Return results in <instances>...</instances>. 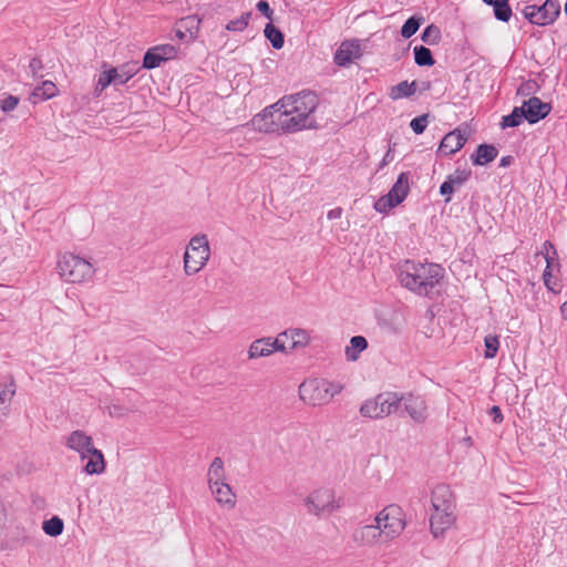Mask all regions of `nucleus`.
<instances>
[{"label": "nucleus", "instance_id": "obj_1", "mask_svg": "<svg viewBox=\"0 0 567 567\" xmlns=\"http://www.w3.org/2000/svg\"><path fill=\"white\" fill-rule=\"evenodd\" d=\"M398 277L405 289L419 296L431 297L444 277V269L433 262L405 260L400 265Z\"/></svg>", "mask_w": 567, "mask_h": 567}, {"label": "nucleus", "instance_id": "obj_2", "mask_svg": "<svg viewBox=\"0 0 567 567\" xmlns=\"http://www.w3.org/2000/svg\"><path fill=\"white\" fill-rule=\"evenodd\" d=\"M342 389L343 386L338 382L327 379H309L300 384L299 395L305 403L320 406L329 403Z\"/></svg>", "mask_w": 567, "mask_h": 567}, {"label": "nucleus", "instance_id": "obj_3", "mask_svg": "<svg viewBox=\"0 0 567 567\" xmlns=\"http://www.w3.org/2000/svg\"><path fill=\"white\" fill-rule=\"evenodd\" d=\"M56 269L60 277L71 284L89 281L95 274L90 261L72 252H65L59 258Z\"/></svg>", "mask_w": 567, "mask_h": 567}, {"label": "nucleus", "instance_id": "obj_4", "mask_svg": "<svg viewBox=\"0 0 567 567\" xmlns=\"http://www.w3.org/2000/svg\"><path fill=\"white\" fill-rule=\"evenodd\" d=\"M377 528L383 535V542L389 543L399 538L406 527V515L398 504H389L374 517Z\"/></svg>", "mask_w": 567, "mask_h": 567}, {"label": "nucleus", "instance_id": "obj_5", "mask_svg": "<svg viewBox=\"0 0 567 567\" xmlns=\"http://www.w3.org/2000/svg\"><path fill=\"white\" fill-rule=\"evenodd\" d=\"M210 258V246L205 234L190 238L183 256V269L186 276L198 274Z\"/></svg>", "mask_w": 567, "mask_h": 567}, {"label": "nucleus", "instance_id": "obj_6", "mask_svg": "<svg viewBox=\"0 0 567 567\" xmlns=\"http://www.w3.org/2000/svg\"><path fill=\"white\" fill-rule=\"evenodd\" d=\"M402 403V396L396 392H383L374 398L365 400L361 408L360 414L368 419H384L395 413Z\"/></svg>", "mask_w": 567, "mask_h": 567}, {"label": "nucleus", "instance_id": "obj_7", "mask_svg": "<svg viewBox=\"0 0 567 567\" xmlns=\"http://www.w3.org/2000/svg\"><path fill=\"white\" fill-rule=\"evenodd\" d=\"M319 100L316 93L311 91H302L297 94L284 96L277 103L270 106V110H286V113H298L301 117H312Z\"/></svg>", "mask_w": 567, "mask_h": 567}, {"label": "nucleus", "instance_id": "obj_8", "mask_svg": "<svg viewBox=\"0 0 567 567\" xmlns=\"http://www.w3.org/2000/svg\"><path fill=\"white\" fill-rule=\"evenodd\" d=\"M305 506L307 512L311 515H329L341 507V501L336 497L333 489L328 487H320L312 491L305 498Z\"/></svg>", "mask_w": 567, "mask_h": 567}, {"label": "nucleus", "instance_id": "obj_9", "mask_svg": "<svg viewBox=\"0 0 567 567\" xmlns=\"http://www.w3.org/2000/svg\"><path fill=\"white\" fill-rule=\"evenodd\" d=\"M523 14L532 24L545 27L553 24L560 16L558 0H546L542 6L529 4L523 9Z\"/></svg>", "mask_w": 567, "mask_h": 567}, {"label": "nucleus", "instance_id": "obj_10", "mask_svg": "<svg viewBox=\"0 0 567 567\" xmlns=\"http://www.w3.org/2000/svg\"><path fill=\"white\" fill-rule=\"evenodd\" d=\"M274 113H277V124L281 127L285 133H295L302 130L316 128L317 123L313 117H301L298 113L289 114L286 113V110L277 111L270 110V107L265 109L264 117L268 115L272 116Z\"/></svg>", "mask_w": 567, "mask_h": 567}, {"label": "nucleus", "instance_id": "obj_11", "mask_svg": "<svg viewBox=\"0 0 567 567\" xmlns=\"http://www.w3.org/2000/svg\"><path fill=\"white\" fill-rule=\"evenodd\" d=\"M65 445L76 452L81 460H85L94 447L92 436L87 435L84 431L75 430L69 434L65 440Z\"/></svg>", "mask_w": 567, "mask_h": 567}, {"label": "nucleus", "instance_id": "obj_12", "mask_svg": "<svg viewBox=\"0 0 567 567\" xmlns=\"http://www.w3.org/2000/svg\"><path fill=\"white\" fill-rule=\"evenodd\" d=\"M400 396H402L404 410L414 422L423 423L427 419V405L423 396L412 393L400 394Z\"/></svg>", "mask_w": 567, "mask_h": 567}, {"label": "nucleus", "instance_id": "obj_13", "mask_svg": "<svg viewBox=\"0 0 567 567\" xmlns=\"http://www.w3.org/2000/svg\"><path fill=\"white\" fill-rule=\"evenodd\" d=\"M432 511H455V499L449 485L439 484L431 493Z\"/></svg>", "mask_w": 567, "mask_h": 567}, {"label": "nucleus", "instance_id": "obj_14", "mask_svg": "<svg viewBox=\"0 0 567 567\" xmlns=\"http://www.w3.org/2000/svg\"><path fill=\"white\" fill-rule=\"evenodd\" d=\"M456 522L455 511H434L430 517L431 533L434 537L443 536Z\"/></svg>", "mask_w": 567, "mask_h": 567}, {"label": "nucleus", "instance_id": "obj_15", "mask_svg": "<svg viewBox=\"0 0 567 567\" xmlns=\"http://www.w3.org/2000/svg\"><path fill=\"white\" fill-rule=\"evenodd\" d=\"M522 107H524V112L526 113V121L529 124H535L538 121L545 118L551 110L550 104L543 102L537 96H533L527 101H524Z\"/></svg>", "mask_w": 567, "mask_h": 567}, {"label": "nucleus", "instance_id": "obj_16", "mask_svg": "<svg viewBox=\"0 0 567 567\" xmlns=\"http://www.w3.org/2000/svg\"><path fill=\"white\" fill-rule=\"evenodd\" d=\"M352 537L354 543L360 546H372L379 542H383V535L380 529L377 528L375 523L357 528Z\"/></svg>", "mask_w": 567, "mask_h": 567}, {"label": "nucleus", "instance_id": "obj_17", "mask_svg": "<svg viewBox=\"0 0 567 567\" xmlns=\"http://www.w3.org/2000/svg\"><path fill=\"white\" fill-rule=\"evenodd\" d=\"M542 255H544V258L547 264L546 269L544 270L543 274L544 284L548 290L557 292L559 291V287L556 281H553V275L550 271L551 264L557 257V251L550 241L546 240L544 243Z\"/></svg>", "mask_w": 567, "mask_h": 567}, {"label": "nucleus", "instance_id": "obj_18", "mask_svg": "<svg viewBox=\"0 0 567 567\" xmlns=\"http://www.w3.org/2000/svg\"><path fill=\"white\" fill-rule=\"evenodd\" d=\"M212 495L215 501L221 507L226 509H234L237 503L236 493L233 491L231 486L227 483H220L218 485H214V488H209Z\"/></svg>", "mask_w": 567, "mask_h": 567}, {"label": "nucleus", "instance_id": "obj_19", "mask_svg": "<svg viewBox=\"0 0 567 567\" xmlns=\"http://www.w3.org/2000/svg\"><path fill=\"white\" fill-rule=\"evenodd\" d=\"M466 142V136L460 130L447 133L440 143L439 152L444 155H452L460 151Z\"/></svg>", "mask_w": 567, "mask_h": 567}, {"label": "nucleus", "instance_id": "obj_20", "mask_svg": "<svg viewBox=\"0 0 567 567\" xmlns=\"http://www.w3.org/2000/svg\"><path fill=\"white\" fill-rule=\"evenodd\" d=\"M360 56V45L357 41H344L334 54V62L339 66H346L353 59Z\"/></svg>", "mask_w": 567, "mask_h": 567}, {"label": "nucleus", "instance_id": "obj_21", "mask_svg": "<svg viewBox=\"0 0 567 567\" xmlns=\"http://www.w3.org/2000/svg\"><path fill=\"white\" fill-rule=\"evenodd\" d=\"M206 477L208 488H214V485L226 482V470L221 457L216 456L213 458L208 466Z\"/></svg>", "mask_w": 567, "mask_h": 567}, {"label": "nucleus", "instance_id": "obj_22", "mask_svg": "<svg viewBox=\"0 0 567 567\" xmlns=\"http://www.w3.org/2000/svg\"><path fill=\"white\" fill-rule=\"evenodd\" d=\"M409 178H410V174L408 172L401 173L399 175L396 182L394 183V185L391 187L390 192L388 193V195L394 202V204H398V205L401 204L408 196L409 189H410Z\"/></svg>", "mask_w": 567, "mask_h": 567}, {"label": "nucleus", "instance_id": "obj_23", "mask_svg": "<svg viewBox=\"0 0 567 567\" xmlns=\"http://www.w3.org/2000/svg\"><path fill=\"white\" fill-rule=\"evenodd\" d=\"M58 93L59 90L52 81H43L40 85L34 87L29 100L31 103L37 104L54 97Z\"/></svg>", "mask_w": 567, "mask_h": 567}, {"label": "nucleus", "instance_id": "obj_24", "mask_svg": "<svg viewBox=\"0 0 567 567\" xmlns=\"http://www.w3.org/2000/svg\"><path fill=\"white\" fill-rule=\"evenodd\" d=\"M498 151L492 144H481L476 152L471 155L474 165L484 166L493 162L497 157Z\"/></svg>", "mask_w": 567, "mask_h": 567}, {"label": "nucleus", "instance_id": "obj_25", "mask_svg": "<svg viewBox=\"0 0 567 567\" xmlns=\"http://www.w3.org/2000/svg\"><path fill=\"white\" fill-rule=\"evenodd\" d=\"M14 394L16 385L13 382L0 384V424L9 414Z\"/></svg>", "mask_w": 567, "mask_h": 567}, {"label": "nucleus", "instance_id": "obj_26", "mask_svg": "<svg viewBox=\"0 0 567 567\" xmlns=\"http://www.w3.org/2000/svg\"><path fill=\"white\" fill-rule=\"evenodd\" d=\"M86 458H89V461L84 465L83 471L87 475H99L104 473L106 463L101 450H92L91 454H89Z\"/></svg>", "mask_w": 567, "mask_h": 567}, {"label": "nucleus", "instance_id": "obj_27", "mask_svg": "<svg viewBox=\"0 0 567 567\" xmlns=\"http://www.w3.org/2000/svg\"><path fill=\"white\" fill-rule=\"evenodd\" d=\"M112 70L116 71V75H114L115 85H123L127 83L141 70V66L138 62L132 61L124 63L118 68H112Z\"/></svg>", "mask_w": 567, "mask_h": 567}, {"label": "nucleus", "instance_id": "obj_28", "mask_svg": "<svg viewBox=\"0 0 567 567\" xmlns=\"http://www.w3.org/2000/svg\"><path fill=\"white\" fill-rule=\"evenodd\" d=\"M281 337L290 341L289 349L303 348L310 340L308 332L300 328L288 329L281 332Z\"/></svg>", "mask_w": 567, "mask_h": 567}, {"label": "nucleus", "instance_id": "obj_29", "mask_svg": "<svg viewBox=\"0 0 567 567\" xmlns=\"http://www.w3.org/2000/svg\"><path fill=\"white\" fill-rule=\"evenodd\" d=\"M485 4L493 7L494 17L502 22H508L513 12L509 0H482Z\"/></svg>", "mask_w": 567, "mask_h": 567}, {"label": "nucleus", "instance_id": "obj_30", "mask_svg": "<svg viewBox=\"0 0 567 567\" xmlns=\"http://www.w3.org/2000/svg\"><path fill=\"white\" fill-rule=\"evenodd\" d=\"M270 354H272L270 349V337L255 340L248 350L249 359H259L269 357Z\"/></svg>", "mask_w": 567, "mask_h": 567}, {"label": "nucleus", "instance_id": "obj_31", "mask_svg": "<svg viewBox=\"0 0 567 567\" xmlns=\"http://www.w3.org/2000/svg\"><path fill=\"white\" fill-rule=\"evenodd\" d=\"M368 347V341L362 336H354L350 339V344L346 348V357L348 361H357L360 353Z\"/></svg>", "mask_w": 567, "mask_h": 567}, {"label": "nucleus", "instance_id": "obj_32", "mask_svg": "<svg viewBox=\"0 0 567 567\" xmlns=\"http://www.w3.org/2000/svg\"><path fill=\"white\" fill-rule=\"evenodd\" d=\"M416 92V82L402 81L399 84L391 87L389 96L391 100H400L403 97H410Z\"/></svg>", "mask_w": 567, "mask_h": 567}, {"label": "nucleus", "instance_id": "obj_33", "mask_svg": "<svg viewBox=\"0 0 567 567\" xmlns=\"http://www.w3.org/2000/svg\"><path fill=\"white\" fill-rule=\"evenodd\" d=\"M524 120H526L524 107L515 106L511 114L503 116L501 126L503 128L516 127L520 125Z\"/></svg>", "mask_w": 567, "mask_h": 567}, {"label": "nucleus", "instance_id": "obj_34", "mask_svg": "<svg viewBox=\"0 0 567 567\" xmlns=\"http://www.w3.org/2000/svg\"><path fill=\"white\" fill-rule=\"evenodd\" d=\"M264 33H265V37L270 41L272 48L279 50L284 47V44H285L284 34L271 22L266 24Z\"/></svg>", "mask_w": 567, "mask_h": 567}, {"label": "nucleus", "instance_id": "obj_35", "mask_svg": "<svg viewBox=\"0 0 567 567\" xmlns=\"http://www.w3.org/2000/svg\"><path fill=\"white\" fill-rule=\"evenodd\" d=\"M114 75H116V71L115 70H112L109 69V70H104L100 75H99V79H97V82H96V85H95V89H94V95L95 96H100L102 94V92L110 85V84H114L115 85V78Z\"/></svg>", "mask_w": 567, "mask_h": 567}, {"label": "nucleus", "instance_id": "obj_36", "mask_svg": "<svg viewBox=\"0 0 567 567\" xmlns=\"http://www.w3.org/2000/svg\"><path fill=\"white\" fill-rule=\"evenodd\" d=\"M42 529L47 535L56 537L63 533L64 523L60 517L53 516L50 519L43 522Z\"/></svg>", "mask_w": 567, "mask_h": 567}, {"label": "nucleus", "instance_id": "obj_37", "mask_svg": "<svg viewBox=\"0 0 567 567\" xmlns=\"http://www.w3.org/2000/svg\"><path fill=\"white\" fill-rule=\"evenodd\" d=\"M414 60L420 66H432L435 61L430 49L419 45L414 48Z\"/></svg>", "mask_w": 567, "mask_h": 567}, {"label": "nucleus", "instance_id": "obj_38", "mask_svg": "<svg viewBox=\"0 0 567 567\" xmlns=\"http://www.w3.org/2000/svg\"><path fill=\"white\" fill-rule=\"evenodd\" d=\"M422 22H423L422 17L409 18L401 28V35L404 39L411 38L413 34L416 33V31L419 30Z\"/></svg>", "mask_w": 567, "mask_h": 567}, {"label": "nucleus", "instance_id": "obj_39", "mask_svg": "<svg viewBox=\"0 0 567 567\" xmlns=\"http://www.w3.org/2000/svg\"><path fill=\"white\" fill-rule=\"evenodd\" d=\"M422 41L430 44V45H435L440 42L441 40V31H440V28L434 25V24H430L427 25L423 33H422V37H421Z\"/></svg>", "mask_w": 567, "mask_h": 567}, {"label": "nucleus", "instance_id": "obj_40", "mask_svg": "<svg viewBox=\"0 0 567 567\" xmlns=\"http://www.w3.org/2000/svg\"><path fill=\"white\" fill-rule=\"evenodd\" d=\"M251 18V12H244L239 18L230 20L226 24V29L228 31H243L248 27L249 20Z\"/></svg>", "mask_w": 567, "mask_h": 567}, {"label": "nucleus", "instance_id": "obj_41", "mask_svg": "<svg viewBox=\"0 0 567 567\" xmlns=\"http://www.w3.org/2000/svg\"><path fill=\"white\" fill-rule=\"evenodd\" d=\"M162 62L161 56L156 53V49L153 47L146 51L143 59V65L141 68L147 70L155 69L159 66Z\"/></svg>", "mask_w": 567, "mask_h": 567}, {"label": "nucleus", "instance_id": "obj_42", "mask_svg": "<svg viewBox=\"0 0 567 567\" xmlns=\"http://www.w3.org/2000/svg\"><path fill=\"white\" fill-rule=\"evenodd\" d=\"M484 343H485L484 357L486 359H493L498 351V347H499L498 338L496 336H487L484 339Z\"/></svg>", "mask_w": 567, "mask_h": 567}, {"label": "nucleus", "instance_id": "obj_43", "mask_svg": "<svg viewBox=\"0 0 567 567\" xmlns=\"http://www.w3.org/2000/svg\"><path fill=\"white\" fill-rule=\"evenodd\" d=\"M154 48L156 49V53H158L163 62L175 59L177 55V49L172 44H161Z\"/></svg>", "mask_w": 567, "mask_h": 567}, {"label": "nucleus", "instance_id": "obj_44", "mask_svg": "<svg viewBox=\"0 0 567 567\" xmlns=\"http://www.w3.org/2000/svg\"><path fill=\"white\" fill-rule=\"evenodd\" d=\"M471 176V172L463 169V171H455L454 174L449 175L447 179L453 186H461L463 185Z\"/></svg>", "mask_w": 567, "mask_h": 567}, {"label": "nucleus", "instance_id": "obj_45", "mask_svg": "<svg viewBox=\"0 0 567 567\" xmlns=\"http://www.w3.org/2000/svg\"><path fill=\"white\" fill-rule=\"evenodd\" d=\"M427 117H429L427 114H423L417 117H414L410 122V127L412 128V131L415 134H422L425 131L426 125H427Z\"/></svg>", "mask_w": 567, "mask_h": 567}, {"label": "nucleus", "instance_id": "obj_46", "mask_svg": "<svg viewBox=\"0 0 567 567\" xmlns=\"http://www.w3.org/2000/svg\"><path fill=\"white\" fill-rule=\"evenodd\" d=\"M395 206H398V204H394V202L390 198L388 194L385 196L380 197L374 203V208L379 213H386L389 209Z\"/></svg>", "mask_w": 567, "mask_h": 567}, {"label": "nucleus", "instance_id": "obj_47", "mask_svg": "<svg viewBox=\"0 0 567 567\" xmlns=\"http://www.w3.org/2000/svg\"><path fill=\"white\" fill-rule=\"evenodd\" d=\"M19 104V97L14 95H7L0 104L2 112L8 113L13 111Z\"/></svg>", "mask_w": 567, "mask_h": 567}, {"label": "nucleus", "instance_id": "obj_48", "mask_svg": "<svg viewBox=\"0 0 567 567\" xmlns=\"http://www.w3.org/2000/svg\"><path fill=\"white\" fill-rule=\"evenodd\" d=\"M287 339L285 337H281V333L276 339L270 338V349L271 353L279 351L285 352L287 350Z\"/></svg>", "mask_w": 567, "mask_h": 567}, {"label": "nucleus", "instance_id": "obj_49", "mask_svg": "<svg viewBox=\"0 0 567 567\" xmlns=\"http://www.w3.org/2000/svg\"><path fill=\"white\" fill-rule=\"evenodd\" d=\"M256 8L258 11H260L266 18H268L270 21L272 20L274 11L270 8L269 3L266 0H260L257 2Z\"/></svg>", "mask_w": 567, "mask_h": 567}, {"label": "nucleus", "instance_id": "obj_50", "mask_svg": "<svg viewBox=\"0 0 567 567\" xmlns=\"http://www.w3.org/2000/svg\"><path fill=\"white\" fill-rule=\"evenodd\" d=\"M454 192V186L446 179L440 187V193L443 196H447L445 198V203H449L451 200V195Z\"/></svg>", "mask_w": 567, "mask_h": 567}, {"label": "nucleus", "instance_id": "obj_51", "mask_svg": "<svg viewBox=\"0 0 567 567\" xmlns=\"http://www.w3.org/2000/svg\"><path fill=\"white\" fill-rule=\"evenodd\" d=\"M29 68H30L31 72H32V75L34 78L41 76L39 73L43 69V64H42V61L40 59L33 58L30 61Z\"/></svg>", "mask_w": 567, "mask_h": 567}, {"label": "nucleus", "instance_id": "obj_52", "mask_svg": "<svg viewBox=\"0 0 567 567\" xmlns=\"http://www.w3.org/2000/svg\"><path fill=\"white\" fill-rule=\"evenodd\" d=\"M109 413L111 416L120 417L125 415L127 411L118 404H113L109 408Z\"/></svg>", "mask_w": 567, "mask_h": 567}, {"label": "nucleus", "instance_id": "obj_53", "mask_svg": "<svg viewBox=\"0 0 567 567\" xmlns=\"http://www.w3.org/2000/svg\"><path fill=\"white\" fill-rule=\"evenodd\" d=\"M489 414L492 415L494 423L499 424L503 422L504 417L501 409L497 405L491 408Z\"/></svg>", "mask_w": 567, "mask_h": 567}, {"label": "nucleus", "instance_id": "obj_54", "mask_svg": "<svg viewBox=\"0 0 567 567\" xmlns=\"http://www.w3.org/2000/svg\"><path fill=\"white\" fill-rule=\"evenodd\" d=\"M342 208L336 207L333 209H330L327 214L328 219H339L342 216Z\"/></svg>", "mask_w": 567, "mask_h": 567}, {"label": "nucleus", "instance_id": "obj_55", "mask_svg": "<svg viewBox=\"0 0 567 567\" xmlns=\"http://www.w3.org/2000/svg\"><path fill=\"white\" fill-rule=\"evenodd\" d=\"M393 157H394V156H393L392 151H391V150H388V152L384 154L383 159H382V162H381V164H380V168L384 167V166H385V165H388L390 162H392V161H393Z\"/></svg>", "mask_w": 567, "mask_h": 567}, {"label": "nucleus", "instance_id": "obj_56", "mask_svg": "<svg viewBox=\"0 0 567 567\" xmlns=\"http://www.w3.org/2000/svg\"><path fill=\"white\" fill-rule=\"evenodd\" d=\"M514 161V157L511 156V155H507V156H503L499 161V166L501 167H506V166H509Z\"/></svg>", "mask_w": 567, "mask_h": 567}, {"label": "nucleus", "instance_id": "obj_57", "mask_svg": "<svg viewBox=\"0 0 567 567\" xmlns=\"http://www.w3.org/2000/svg\"><path fill=\"white\" fill-rule=\"evenodd\" d=\"M6 522V511L2 504H0V530L2 529Z\"/></svg>", "mask_w": 567, "mask_h": 567}, {"label": "nucleus", "instance_id": "obj_58", "mask_svg": "<svg viewBox=\"0 0 567 567\" xmlns=\"http://www.w3.org/2000/svg\"><path fill=\"white\" fill-rule=\"evenodd\" d=\"M561 316L565 320H567V300L560 307Z\"/></svg>", "mask_w": 567, "mask_h": 567}, {"label": "nucleus", "instance_id": "obj_59", "mask_svg": "<svg viewBox=\"0 0 567 567\" xmlns=\"http://www.w3.org/2000/svg\"><path fill=\"white\" fill-rule=\"evenodd\" d=\"M176 35H177L179 39H183V38H184V33H183L181 30H178V31H177Z\"/></svg>", "mask_w": 567, "mask_h": 567}, {"label": "nucleus", "instance_id": "obj_60", "mask_svg": "<svg viewBox=\"0 0 567 567\" xmlns=\"http://www.w3.org/2000/svg\"><path fill=\"white\" fill-rule=\"evenodd\" d=\"M423 89H424V90L430 89V82L424 83V87H423Z\"/></svg>", "mask_w": 567, "mask_h": 567}]
</instances>
